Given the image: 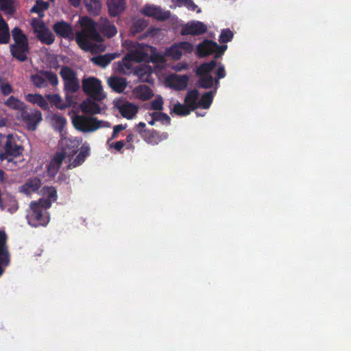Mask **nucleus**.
Segmentation results:
<instances>
[{
	"instance_id": "54",
	"label": "nucleus",
	"mask_w": 351,
	"mask_h": 351,
	"mask_svg": "<svg viewBox=\"0 0 351 351\" xmlns=\"http://www.w3.org/2000/svg\"><path fill=\"white\" fill-rule=\"evenodd\" d=\"M69 1L75 6L80 5V0H69Z\"/></svg>"
},
{
	"instance_id": "44",
	"label": "nucleus",
	"mask_w": 351,
	"mask_h": 351,
	"mask_svg": "<svg viewBox=\"0 0 351 351\" xmlns=\"http://www.w3.org/2000/svg\"><path fill=\"white\" fill-rule=\"evenodd\" d=\"M5 208L8 212L11 213H14L19 208L16 200L13 197H10L8 200V202L5 204Z\"/></svg>"
},
{
	"instance_id": "23",
	"label": "nucleus",
	"mask_w": 351,
	"mask_h": 351,
	"mask_svg": "<svg viewBox=\"0 0 351 351\" xmlns=\"http://www.w3.org/2000/svg\"><path fill=\"white\" fill-rule=\"evenodd\" d=\"M5 138H6V136L0 134V160L1 161L6 160L7 167L13 170L14 168L19 167V165L17 164V161L6 156V148L4 143Z\"/></svg>"
},
{
	"instance_id": "25",
	"label": "nucleus",
	"mask_w": 351,
	"mask_h": 351,
	"mask_svg": "<svg viewBox=\"0 0 351 351\" xmlns=\"http://www.w3.org/2000/svg\"><path fill=\"white\" fill-rule=\"evenodd\" d=\"M81 110L84 113L95 114L101 111V107L95 101L86 99L80 105Z\"/></svg>"
},
{
	"instance_id": "17",
	"label": "nucleus",
	"mask_w": 351,
	"mask_h": 351,
	"mask_svg": "<svg viewBox=\"0 0 351 351\" xmlns=\"http://www.w3.org/2000/svg\"><path fill=\"white\" fill-rule=\"evenodd\" d=\"M60 75L64 81V86L66 90L75 92L79 88V82L74 72L68 67H64L60 71Z\"/></svg>"
},
{
	"instance_id": "21",
	"label": "nucleus",
	"mask_w": 351,
	"mask_h": 351,
	"mask_svg": "<svg viewBox=\"0 0 351 351\" xmlns=\"http://www.w3.org/2000/svg\"><path fill=\"white\" fill-rule=\"evenodd\" d=\"M53 29L59 36L68 38L69 40H73L74 38V32L71 26L64 21H61L56 23L53 26Z\"/></svg>"
},
{
	"instance_id": "5",
	"label": "nucleus",
	"mask_w": 351,
	"mask_h": 351,
	"mask_svg": "<svg viewBox=\"0 0 351 351\" xmlns=\"http://www.w3.org/2000/svg\"><path fill=\"white\" fill-rule=\"evenodd\" d=\"M78 23L81 30L76 32L75 40L78 45L85 51H93V42H101V37L96 31L94 23L88 17H82Z\"/></svg>"
},
{
	"instance_id": "32",
	"label": "nucleus",
	"mask_w": 351,
	"mask_h": 351,
	"mask_svg": "<svg viewBox=\"0 0 351 351\" xmlns=\"http://www.w3.org/2000/svg\"><path fill=\"white\" fill-rule=\"evenodd\" d=\"M101 31L102 33L108 38L112 37L117 33L116 27L110 23L106 19L101 20Z\"/></svg>"
},
{
	"instance_id": "30",
	"label": "nucleus",
	"mask_w": 351,
	"mask_h": 351,
	"mask_svg": "<svg viewBox=\"0 0 351 351\" xmlns=\"http://www.w3.org/2000/svg\"><path fill=\"white\" fill-rule=\"evenodd\" d=\"M108 83L113 90L119 93L123 92L127 86L125 79L121 77H111L108 80Z\"/></svg>"
},
{
	"instance_id": "51",
	"label": "nucleus",
	"mask_w": 351,
	"mask_h": 351,
	"mask_svg": "<svg viewBox=\"0 0 351 351\" xmlns=\"http://www.w3.org/2000/svg\"><path fill=\"white\" fill-rule=\"evenodd\" d=\"M226 71L224 66L219 64L217 71V76L218 79L223 78L226 76Z\"/></svg>"
},
{
	"instance_id": "9",
	"label": "nucleus",
	"mask_w": 351,
	"mask_h": 351,
	"mask_svg": "<svg viewBox=\"0 0 351 351\" xmlns=\"http://www.w3.org/2000/svg\"><path fill=\"white\" fill-rule=\"evenodd\" d=\"M84 91L97 101H101L106 97L101 81L94 77L85 78L82 81Z\"/></svg>"
},
{
	"instance_id": "19",
	"label": "nucleus",
	"mask_w": 351,
	"mask_h": 351,
	"mask_svg": "<svg viewBox=\"0 0 351 351\" xmlns=\"http://www.w3.org/2000/svg\"><path fill=\"white\" fill-rule=\"evenodd\" d=\"M115 106L122 117L128 119H133L138 111V108L135 105L127 101H117Z\"/></svg>"
},
{
	"instance_id": "49",
	"label": "nucleus",
	"mask_w": 351,
	"mask_h": 351,
	"mask_svg": "<svg viewBox=\"0 0 351 351\" xmlns=\"http://www.w3.org/2000/svg\"><path fill=\"white\" fill-rule=\"evenodd\" d=\"M125 125H123L122 124L115 125L113 128V133L111 139L115 138L117 136L118 134L121 131L125 129Z\"/></svg>"
},
{
	"instance_id": "43",
	"label": "nucleus",
	"mask_w": 351,
	"mask_h": 351,
	"mask_svg": "<svg viewBox=\"0 0 351 351\" xmlns=\"http://www.w3.org/2000/svg\"><path fill=\"white\" fill-rule=\"evenodd\" d=\"M151 107L154 110H161L163 108V99L161 96L157 95L151 102Z\"/></svg>"
},
{
	"instance_id": "7",
	"label": "nucleus",
	"mask_w": 351,
	"mask_h": 351,
	"mask_svg": "<svg viewBox=\"0 0 351 351\" xmlns=\"http://www.w3.org/2000/svg\"><path fill=\"white\" fill-rule=\"evenodd\" d=\"M12 37L14 44L10 47L12 54L18 60L24 61L29 52L27 37L18 27L13 29Z\"/></svg>"
},
{
	"instance_id": "1",
	"label": "nucleus",
	"mask_w": 351,
	"mask_h": 351,
	"mask_svg": "<svg viewBox=\"0 0 351 351\" xmlns=\"http://www.w3.org/2000/svg\"><path fill=\"white\" fill-rule=\"evenodd\" d=\"M127 53L123 60L117 64L115 69L124 74H130L134 70V63L150 60L156 68H164L166 66L165 58L156 53V49L152 46L125 40L122 43Z\"/></svg>"
},
{
	"instance_id": "18",
	"label": "nucleus",
	"mask_w": 351,
	"mask_h": 351,
	"mask_svg": "<svg viewBox=\"0 0 351 351\" xmlns=\"http://www.w3.org/2000/svg\"><path fill=\"white\" fill-rule=\"evenodd\" d=\"M141 12L149 17H153L157 20H165L169 18V12L162 10L160 7L154 5H145L141 10Z\"/></svg>"
},
{
	"instance_id": "27",
	"label": "nucleus",
	"mask_w": 351,
	"mask_h": 351,
	"mask_svg": "<svg viewBox=\"0 0 351 351\" xmlns=\"http://www.w3.org/2000/svg\"><path fill=\"white\" fill-rule=\"evenodd\" d=\"M135 75H136L139 79L143 82H150L151 81V75L152 73V69L150 66L145 64L141 66V67L136 69L134 67V70L132 71Z\"/></svg>"
},
{
	"instance_id": "40",
	"label": "nucleus",
	"mask_w": 351,
	"mask_h": 351,
	"mask_svg": "<svg viewBox=\"0 0 351 351\" xmlns=\"http://www.w3.org/2000/svg\"><path fill=\"white\" fill-rule=\"evenodd\" d=\"M179 6H184L190 10L195 11L199 13L201 10L197 8V5L194 3L192 0H173Z\"/></svg>"
},
{
	"instance_id": "45",
	"label": "nucleus",
	"mask_w": 351,
	"mask_h": 351,
	"mask_svg": "<svg viewBox=\"0 0 351 351\" xmlns=\"http://www.w3.org/2000/svg\"><path fill=\"white\" fill-rule=\"evenodd\" d=\"M146 26V23L143 19L137 20L132 25L131 31L132 34L137 33Z\"/></svg>"
},
{
	"instance_id": "46",
	"label": "nucleus",
	"mask_w": 351,
	"mask_h": 351,
	"mask_svg": "<svg viewBox=\"0 0 351 351\" xmlns=\"http://www.w3.org/2000/svg\"><path fill=\"white\" fill-rule=\"evenodd\" d=\"M0 89L4 95H8L12 92L11 85L3 80H0Z\"/></svg>"
},
{
	"instance_id": "36",
	"label": "nucleus",
	"mask_w": 351,
	"mask_h": 351,
	"mask_svg": "<svg viewBox=\"0 0 351 351\" xmlns=\"http://www.w3.org/2000/svg\"><path fill=\"white\" fill-rule=\"evenodd\" d=\"M10 40V30L7 23L0 15V43H7Z\"/></svg>"
},
{
	"instance_id": "20",
	"label": "nucleus",
	"mask_w": 351,
	"mask_h": 351,
	"mask_svg": "<svg viewBox=\"0 0 351 351\" xmlns=\"http://www.w3.org/2000/svg\"><path fill=\"white\" fill-rule=\"evenodd\" d=\"M207 27L201 21H191L186 24L182 29L183 35H198L204 33Z\"/></svg>"
},
{
	"instance_id": "29",
	"label": "nucleus",
	"mask_w": 351,
	"mask_h": 351,
	"mask_svg": "<svg viewBox=\"0 0 351 351\" xmlns=\"http://www.w3.org/2000/svg\"><path fill=\"white\" fill-rule=\"evenodd\" d=\"M48 100L55 105L58 108L64 109L67 106L71 105V99L68 95L66 96V103H64L60 96L58 94L48 95L47 96Z\"/></svg>"
},
{
	"instance_id": "52",
	"label": "nucleus",
	"mask_w": 351,
	"mask_h": 351,
	"mask_svg": "<svg viewBox=\"0 0 351 351\" xmlns=\"http://www.w3.org/2000/svg\"><path fill=\"white\" fill-rule=\"evenodd\" d=\"M123 145H124V143L121 141H117L114 144H109L110 147H113L117 151L121 150L123 148Z\"/></svg>"
},
{
	"instance_id": "35",
	"label": "nucleus",
	"mask_w": 351,
	"mask_h": 351,
	"mask_svg": "<svg viewBox=\"0 0 351 351\" xmlns=\"http://www.w3.org/2000/svg\"><path fill=\"white\" fill-rule=\"evenodd\" d=\"M49 119L53 127L61 132L66 125V119L63 117L58 114L51 115L49 117Z\"/></svg>"
},
{
	"instance_id": "50",
	"label": "nucleus",
	"mask_w": 351,
	"mask_h": 351,
	"mask_svg": "<svg viewBox=\"0 0 351 351\" xmlns=\"http://www.w3.org/2000/svg\"><path fill=\"white\" fill-rule=\"evenodd\" d=\"M188 64L184 62H180L177 64H176L175 66H173V69L176 71H183V70H185L188 68Z\"/></svg>"
},
{
	"instance_id": "12",
	"label": "nucleus",
	"mask_w": 351,
	"mask_h": 351,
	"mask_svg": "<svg viewBox=\"0 0 351 351\" xmlns=\"http://www.w3.org/2000/svg\"><path fill=\"white\" fill-rule=\"evenodd\" d=\"M217 66L215 61L202 64L197 69V74L199 75V84L204 88L211 87L214 84V80L210 75V72Z\"/></svg>"
},
{
	"instance_id": "2",
	"label": "nucleus",
	"mask_w": 351,
	"mask_h": 351,
	"mask_svg": "<svg viewBox=\"0 0 351 351\" xmlns=\"http://www.w3.org/2000/svg\"><path fill=\"white\" fill-rule=\"evenodd\" d=\"M80 142L77 138H62L60 141L61 148L51 157L47 165V172L51 178L58 173L63 161L69 167H75L82 164L88 155L89 147L83 145L80 152L76 155Z\"/></svg>"
},
{
	"instance_id": "24",
	"label": "nucleus",
	"mask_w": 351,
	"mask_h": 351,
	"mask_svg": "<svg viewBox=\"0 0 351 351\" xmlns=\"http://www.w3.org/2000/svg\"><path fill=\"white\" fill-rule=\"evenodd\" d=\"M5 233L0 232V276L3 273V268L9 263L8 252L5 247Z\"/></svg>"
},
{
	"instance_id": "37",
	"label": "nucleus",
	"mask_w": 351,
	"mask_h": 351,
	"mask_svg": "<svg viewBox=\"0 0 351 351\" xmlns=\"http://www.w3.org/2000/svg\"><path fill=\"white\" fill-rule=\"evenodd\" d=\"M5 104L11 109L20 110L21 112L25 108L24 103L13 96L10 97L5 101Z\"/></svg>"
},
{
	"instance_id": "22",
	"label": "nucleus",
	"mask_w": 351,
	"mask_h": 351,
	"mask_svg": "<svg viewBox=\"0 0 351 351\" xmlns=\"http://www.w3.org/2000/svg\"><path fill=\"white\" fill-rule=\"evenodd\" d=\"M41 186V181L38 178L28 179L25 184L19 187V191L25 195L36 192Z\"/></svg>"
},
{
	"instance_id": "42",
	"label": "nucleus",
	"mask_w": 351,
	"mask_h": 351,
	"mask_svg": "<svg viewBox=\"0 0 351 351\" xmlns=\"http://www.w3.org/2000/svg\"><path fill=\"white\" fill-rule=\"evenodd\" d=\"M45 81L44 72H40L32 76V82L37 87H44L45 86Z\"/></svg>"
},
{
	"instance_id": "34",
	"label": "nucleus",
	"mask_w": 351,
	"mask_h": 351,
	"mask_svg": "<svg viewBox=\"0 0 351 351\" xmlns=\"http://www.w3.org/2000/svg\"><path fill=\"white\" fill-rule=\"evenodd\" d=\"M25 97L27 101L37 104L43 109H47L48 108L47 101L39 94H27Z\"/></svg>"
},
{
	"instance_id": "26",
	"label": "nucleus",
	"mask_w": 351,
	"mask_h": 351,
	"mask_svg": "<svg viewBox=\"0 0 351 351\" xmlns=\"http://www.w3.org/2000/svg\"><path fill=\"white\" fill-rule=\"evenodd\" d=\"M132 93L135 97L143 101L149 99L154 95L152 90L146 85L137 86L133 90Z\"/></svg>"
},
{
	"instance_id": "14",
	"label": "nucleus",
	"mask_w": 351,
	"mask_h": 351,
	"mask_svg": "<svg viewBox=\"0 0 351 351\" xmlns=\"http://www.w3.org/2000/svg\"><path fill=\"white\" fill-rule=\"evenodd\" d=\"M193 49L192 44L188 42H181L174 44L165 51V55L173 60H179L184 53H191Z\"/></svg>"
},
{
	"instance_id": "28",
	"label": "nucleus",
	"mask_w": 351,
	"mask_h": 351,
	"mask_svg": "<svg viewBox=\"0 0 351 351\" xmlns=\"http://www.w3.org/2000/svg\"><path fill=\"white\" fill-rule=\"evenodd\" d=\"M108 6L111 16H117L125 10L123 0H108Z\"/></svg>"
},
{
	"instance_id": "48",
	"label": "nucleus",
	"mask_w": 351,
	"mask_h": 351,
	"mask_svg": "<svg viewBox=\"0 0 351 351\" xmlns=\"http://www.w3.org/2000/svg\"><path fill=\"white\" fill-rule=\"evenodd\" d=\"M233 36L232 32L230 29H224L222 31L219 40L221 43H226L230 41Z\"/></svg>"
},
{
	"instance_id": "10",
	"label": "nucleus",
	"mask_w": 351,
	"mask_h": 351,
	"mask_svg": "<svg viewBox=\"0 0 351 351\" xmlns=\"http://www.w3.org/2000/svg\"><path fill=\"white\" fill-rule=\"evenodd\" d=\"M226 45H218L216 43L205 40L197 46V54L201 57L215 53V58L219 57L226 50Z\"/></svg>"
},
{
	"instance_id": "39",
	"label": "nucleus",
	"mask_w": 351,
	"mask_h": 351,
	"mask_svg": "<svg viewBox=\"0 0 351 351\" xmlns=\"http://www.w3.org/2000/svg\"><path fill=\"white\" fill-rule=\"evenodd\" d=\"M84 2L90 13L96 14L99 12L101 8L100 0H84Z\"/></svg>"
},
{
	"instance_id": "16",
	"label": "nucleus",
	"mask_w": 351,
	"mask_h": 351,
	"mask_svg": "<svg viewBox=\"0 0 351 351\" xmlns=\"http://www.w3.org/2000/svg\"><path fill=\"white\" fill-rule=\"evenodd\" d=\"M21 117L29 130H34L42 121V114L37 110H27L25 108L21 112Z\"/></svg>"
},
{
	"instance_id": "47",
	"label": "nucleus",
	"mask_w": 351,
	"mask_h": 351,
	"mask_svg": "<svg viewBox=\"0 0 351 351\" xmlns=\"http://www.w3.org/2000/svg\"><path fill=\"white\" fill-rule=\"evenodd\" d=\"M44 76H45V80H48L51 84L56 86L58 84V77L54 73L45 71L44 72Z\"/></svg>"
},
{
	"instance_id": "31",
	"label": "nucleus",
	"mask_w": 351,
	"mask_h": 351,
	"mask_svg": "<svg viewBox=\"0 0 351 351\" xmlns=\"http://www.w3.org/2000/svg\"><path fill=\"white\" fill-rule=\"evenodd\" d=\"M151 119H148V123L151 125H154L156 122H160L163 125H168L170 123L169 117L161 112H155L150 114Z\"/></svg>"
},
{
	"instance_id": "13",
	"label": "nucleus",
	"mask_w": 351,
	"mask_h": 351,
	"mask_svg": "<svg viewBox=\"0 0 351 351\" xmlns=\"http://www.w3.org/2000/svg\"><path fill=\"white\" fill-rule=\"evenodd\" d=\"M32 25L39 40L47 45L53 43L55 37L49 29L39 19H32Z\"/></svg>"
},
{
	"instance_id": "55",
	"label": "nucleus",
	"mask_w": 351,
	"mask_h": 351,
	"mask_svg": "<svg viewBox=\"0 0 351 351\" xmlns=\"http://www.w3.org/2000/svg\"><path fill=\"white\" fill-rule=\"evenodd\" d=\"M132 139H133V135H132V134H130V135H128V136H127V138H126V140H127V142H128V143H130V142H132Z\"/></svg>"
},
{
	"instance_id": "11",
	"label": "nucleus",
	"mask_w": 351,
	"mask_h": 351,
	"mask_svg": "<svg viewBox=\"0 0 351 351\" xmlns=\"http://www.w3.org/2000/svg\"><path fill=\"white\" fill-rule=\"evenodd\" d=\"M6 148V156L8 158H16L22 155L23 152V146L20 138L17 135L9 134L6 136L4 141Z\"/></svg>"
},
{
	"instance_id": "41",
	"label": "nucleus",
	"mask_w": 351,
	"mask_h": 351,
	"mask_svg": "<svg viewBox=\"0 0 351 351\" xmlns=\"http://www.w3.org/2000/svg\"><path fill=\"white\" fill-rule=\"evenodd\" d=\"M48 6L49 5L47 2L37 1L36 5L31 9V11L38 13L40 17H43V12L48 8Z\"/></svg>"
},
{
	"instance_id": "6",
	"label": "nucleus",
	"mask_w": 351,
	"mask_h": 351,
	"mask_svg": "<svg viewBox=\"0 0 351 351\" xmlns=\"http://www.w3.org/2000/svg\"><path fill=\"white\" fill-rule=\"evenodd\" d=\"M74 127L83 132H93L99 128H110V123L105 121H99L95 117L77 115L72 120Z\"/></svg>"
},
{
	"instance_id": "38",
	"label": "nucleus",
	"mask_w": 351,
	"mask_h": 351,
	"mask_svg": "<svg viewBox=\"0 0 351 351\" xmlns=\"http://www.w3.org/2000/svg\"><path fill=\"white\" fill-rule=\"evenodd\" d=\"M0 10L6 14H12L15 10L14 0H0Z\"/></svg>"
},
{
	"instance_id": "15",
	"label": "nucleus",
	"mask_w": 351,
	"mask_h": 351,
	"mask_svg": "<svg viewBox=\"0 0 351 351\" xmlns=\"http://www.w3.org/2000/svg\"><path fill=\"white\" fill-rule=\"evenodd\" d=\"M145 127V123L143 122L139 123L137 125L138 132L143 139L149 144L156 145L167 138V134L166 133L159 134L155 131H147L143 130V128Z\"/></svg>"
},
{
	"instance_id": "33",
	"label": "nucleus",
	"mask_w": 351,
	"mask_h": 351,
	"mask_svg": "<svg viewBox=\"0 0 351 351\" xmlns=\"http://www.w3.org/2000/svg\"><path fill=\"white\" fill-rule=\"evenodd\" d=\"M118 55L117 53H110L103 56H99L92 58L91 60L95 64L106 67L112 60L115 59Z\"/></svg>"
},
{
	"instance_id": "3",
	"label": "nucleus",
	"mask_w": 351,
	"mask_h": 351,
	"mask_svg": "<svg viewBox=\"0 0 351 351\" xmlns=\"http://www.w3.org/2000/svg\"><path fill=\"white\" fill-rule=\"evenodd\" d=\"M40 193L43 198L38 202H32L27 213L28 223L34 227L44 226L49 223V216L47 209L57 199V192L53 187L45 186Z\"/></svg>"
},
{
	"instance_id": "4",
	"label": "nucleus",
	"mask_w": 351,
	"mask_h": 351,
	"mask_svg": "<svg viewBox=\"0 0 351 351\" xmlns=\"http://www.w3.org/2000/svg\"><path fill=\"white\" fill-rule=\"evenodd\" d=\"M213 92L206 93L198 101L199 94L197 91L195 90L189 91L184 99V104L177 103L174 104L172 112L179 116H184L189 114L191 111L199 107L208 109L213 101Z\"/></svg>"
},
{
	"instance_id": "8",
	"label": "nucleus",
	"mask_w": 351,
	"mask_h": 351,
	"mask_svg": "<svg viewBox=\"0 0 351 351\" xmlns=\"http://www.w3.org/2000/svg\"><path fill=\"white\" fill-rule=\"evenodd\" d=\"M162 68H156V74L158 75L160 82L165 86L176 90H184L188 84L189 76L186 75H177L171 73L164 75L160 73V69Z\"/></svg>"
},
{
	"instance_id": "53",
	"label": "nucleus",
	"mask_w": 351,
	"mask_h": 351,
	"mask_svg": "<svg viewBox=\"0 0 351 351\" xmlns=\"http://www.w3.org/2000/svg\"><path fill=\"white\" fill-rule=\"evenodd\" d=\"M5 179V175L3 171L0 169V182H2Z\"/></svg>"
}]
</instances>
